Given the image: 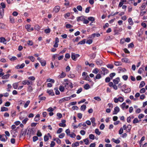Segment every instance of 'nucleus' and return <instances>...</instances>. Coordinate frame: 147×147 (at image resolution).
<instances>
[{"label": "nucleus", "instance_id": "f257e3e1", "mask_svg": "<svg viewBox=\"0 0 147 147\" xmlns=\"http://www.w3.org/2000/svg\"><path fill=\"white\" fill-rule=\"evenodd\" d=\"M1 6L2 7V8H3L2 10H1V18H2L4 16V8H5L6 5L5 3L3 2L1 3Z\"/></svg>", "mask_w": 147, "mask_h": 147}, {"label": "nucleus", "instance_id": "f03ea898", "mask_svg": "<svg viewBox=\"0 0 147 147\" xmlns=\"http://www.w3.org/2000/svg\"><path fill=\"white\" fill-rule=\"evenodd\" d=\"M34 133V129L33 128H31L28 129L27 134L30 137L32 135H33Z\"/></svg>", "mask_w": 147, "mask_h": 147}, {"label": "nucleus", "instance_id": "7ed1b4c3", "mask_svg": "<svg viewBox=\"0 0 147 147\" xmlns=\"http://www.w3.org/2000/svg\"><path fill=\"white\" fill-rule=\"evenodd\" d=\"M10 38L6 39L4 37H1V43H2L4 45H6L7 42L10 40Z\"/></svg>", "mask_w": 147, "mask_h": 147}, {"label": "nucleus", "instance_id": "20e7f679", "mask_svg": "<svg viewBox=\"0 0 147 147\" xmlns=\"http://www.w3.org/2000/svg\"><path fill=\"white\" fill-rule=\"evenodd\" d=\"M80 56V55L79 54H76L74 53H71V58L74 61H76V58L79 57Z\"/></svg>", "mask_w": 147, "mask_h": 147}, {"label": "nucleus", "instance_id": "39448f33", "mask_svg": "<svg viewBox=\"0 0 147 147\" xmlns=\"http://www.w3.org/2000/svg\"><path fill=\"white\" fill-rule=\"evenodd\" d=\"M101 69L102 70L101 71L102 74H103L104 76L109 73V70L106 68L102 67L101 68Z\"/></svg>", "mask_w": 147, "mask_h": 147}, {"label": "nucleus", "instance_id": "423d86ee", "mask_svg": "<svg viewBox=\"0 0 147 147\" xmlns=\"http://www.w3.org/2000/svg\"><path fill=\"white\" fill-rule=\"evenodd\" d=\"M31 25L27 24L25 25V28L27 30L28 32H30L34 30V29L33 27H31Z\"/></svg>", "mask_w": 147, "mask_h": 147}, {"label": "nucleus", "instance_id": "0eeeda50", "mask_svg": "<svg viewBox=\"0 0 147 147\" xmlns=\"http://www.w3.org/2000/svg\"><path fill=\"white\" fill-rule=\"evenodd\" d=\"M7 139L6 135L5 134L1 135V141L3 142H6Z\"/></svg>", "mask_w": 147, "mask_h": 147}, {"label": "nucleus", "instance_id": "6e6552de", "mask_svg": "<svg viewBox=\"0 0 147 147\" xmlns=\"http://www.w3.org/2000/svg\"><path fill=\"white\" fill-rule=\"evenodd\" d=\"M117 71L119 73L121 72H124L127 71L126 69L124 68H123L121 67H119L117 68Z\"/></svg>", "mask_w": 147, "mask_h": 147}, {"label": "nucleus", "instance_id": "1a4fd4ad", "mask_svg": "<svg viewBox=\"0 0 147 147\" xmlns=\"http://www.w3.org/2000/svg\"><path fill=\"white\" fill-rule=\"evenodd\" d=\"M120 109L118 106L115 107L114 109L113 112V115H116L119 111Z\"/></svg>", "mask_w": 147, "mask_h": 147}, {"label": "nucleus", "instance_id": "9d476101", "mask_svg": "<svg viewBox=\"0 0 147 147\" xmlns=\"http://www.w3.org/2000/svg\"><path fill=\"white\" fill-rule=\"evenodd\" d=\"M86 18V17H85L84 16H81L78 17L77 18V20L78 22H79L80 21H83L84 20V18Z\"/></svg>", "mask_w": 147, "mask_h": 147}, {"label": "nucleus", "instance_id": "9b49d317", "mask_svg": "<svg viewBox=\"0 0 147 147\" xmlns=\"http://www.w3.org/2000/svg\"><path fill=\"white\" fill-rule=\"evenodd\" d=\"M95 62L98 65H101L103 63V61L102 60L100 59H97L96 61Z\"/></svg>", "mask_w": 147, "mask_h": 147}, {"label": "nucleus", "instance_id": "f8f14e48", "mask_svg": "<svg viewBox=\"0 0 147 147\" xmlns=\"http://www.w3.org/2000/svg\"><path fill=\"white\" fill-rule=\"evenodd\" d=\"M60 9V7L59 6H56L54 7L53 11L55 13H57L59 11Z\"/></svg>", "mask_w": 147, "mask_h": 147}, {"label": "nucleus", "instance_id": "ddd939ff", "mask_svg": "<svg viewBox=\"0 0 147 147\" xmlns=\"http://www.w3.org/2000/svg\"><path fill=\"white\" fill-rule=\"evenodd\" d=\"M120 79L119 77H117L113 80V82L115 84H118Z\"/></svg>", "mask_w": 147, "mask_h": 147}, {"label": "nucleus", "instance_id": "4468645a", "mask_svg": "<svg viewBox=\"0 0 147 147\" xmlns=\"http://www.w3.org/2000/svg\"><path fill=\"white\" fill-rule=\"evenodd\" d=\"M40 116L39 114H37L36 115L34 118V121L36 122H38V121L40 119Z\"/></svg>", "mask_w": 147, "mask_h": 147}, {"label": "nucleus", "instance_id": "2eb2a0df", "mask_svg": "<svg viewBox=\"0 0 147 147\" xmlns=\"http://www.w3.org/2000/svg\"><path fill=\"white\" fill-rule=\"evenodd\" d=\"M131 128V126L130 125H128L127 126L126 132L129 133L130 132Z\"/></svg>", "mask_w": 147, "mask_h": 147}, {"label": "nucleus", "instance_id": "dca6fc26", "mask_svg": "<svg viewBox=\"0 0 147 147\" xmlns=\"http://www.w3.org/2000/svg\"><path fill=\"white\" fill-rule=\"evenodd\" d=\"M65 76V73L63 72H62L61 74L58 76V77L59 78H64Z\"/></svg>", "mask_w": 147, "mask_h": 147}, {"label": "nucleus", "instance_id": "f3484780", "mask_svg": "<svg viewBox=\"0 0 147 147\" xmlns=\"http://www.w3.org/2000/svg\"><path fill=\"white\" fill-rule=\"evenodd\" d=\"M146 3H142L141 6L140 7V9L142 11L146 7Z\"/></svg>", "mask_w": 147, "mask_h": 147}, {"label": "nucleus", "instance_id": "a211bd4d", "mask_svg": "<svg viewBox=\"0 0 147 147\" xmlns=\"http://www.w3.org/2000/svg\"><path fill=\"white\" fill-rule=\"evenodd\" d=\"M10 76V75L9 74L4 75L1 78L2 79H7L9 78Z\"/></svg>", "mask_w": 147, "mask_h": 147}, {"label": "nucleus", "instance_id": "6ab92c4d", "mask_svg": "<svg viewBox=\"0 0 147 147\" xmlns=\"http://www.w3.org/2000/svg\"><path fill=\"white\" fill-rule=\"evenodd\" d=\"M47 92L51 96H53L55 95L54 93L53 92V90H47Z\"/></svg>", "mask_w": 147, "mask_h": 147}, {"label": "nucleus", "instance_id": "aec40b11", "mask_svg": "<svg viewBox=\"0 0 147 147\" xmlns=\"http://www.w3.org/2000/svg\"><path fill=\"white\" fill-rule=\"evenodd\" d=\"M8 111V109L5 107H2L1 108V111Z\"/></svg>", "mask_w": 147, "mask_h": 147}, {"label": "nucleus", "instance_id": "412c9836", "mask_svg": "<svg viewBox=\"0 0 147 147\" xmlns=\"http://www.w3.org/2000/svg\"><path fill=\"white\" fill-rule=\"evenodd\" d=\"M40 62L41 64V65L43 66H45L46 64V61L44 60H42Z\"/></svg>", "mask_w": 147, "mask_h": 147}, {"label": "nucleus", "instance_id": "4be33fe9", "mask_svg": "<svg viewBox=\"0 0 147 147\" xmlns=\"http://www.w3.org/2000/svg\"><path fill=\"white\" fill-rule=\"evenodd\" d=\"M76 69L78 71H80L82 70L81 66L79 65H78L76 66Z\"/></svg>", "mask_w": 147, "mask_h": 147}, {"label": "nucleus", "instance_id": "5701e85b", "mask_svg": "<svg viewBox=\"0 0 147 147\" xmlns=\"http://www.w3.org/2000/svg\"><path fill=\"white\" fill-rule=\"evenodd\" d=\"M128 22L129 24L130 25H132L134 24V22L132 21V19L131 18H129L128 19Z\"/></svg>", "mask_w": 147, "mask_h": 147}, {"label": "nucleus", "instance_id": "b1692460", "mask_svg": "<svg viewBox=\"0 0 147 147\" xmlns=\"http://www.w3.org/2000/svg\"><path fill=\"white\" fill-rule=\"evenodd\" d=\"M99 71V70L97 68H95L92 71V73L95 74H97Z\"/></svg>", "mask_w": 147, "mask_h": 147}, {"label": "nucleus", "instance_id": "393cba45", "mask_svg": "<svg viewBox=\"0 0 147 147\" xmlns=\"http://www.w3.org/2000/svg\"><path fill=\"white\" fill-rule=\"evenodd\" d=\"M90 119L92 123V124L93 126H94L96 125V123H95V119L94 117H92Z\"/></svg>", "mask_w": 147, "mask_h": 147}, {"label": "nucleus", "instance_id": "a878e982", "mask_svg": "<svg viewBox=\"0 0 147 147\" xmlns=\"http://www.w3.org/2000/svg\"><path fill=\"white\" fill-rule=\"evenodd\" d=\"M79 143L78 142H77L75 143H73L72 144V147H77L79 146Z\"/></svg>", "mask_w": 147, "mask_h": 147}, {"label": "nucleus", "instance_id": "bb28decb", "mask_svg": "<svg viewBox=\"0 0 147 147\" xmlns=\"http://www.w3.org/2000/svg\"><path fill=\"white\" fill-rule=\"evenodd\" d=\"M112 140L113 142L117 144H119L120 142V140L118 139L115 140L114 138H113Z\"/></svg>", "mask_w": 147, "mask_h": 147}, {"label": "nucleus", "instance_id": "cd10ccee", "mask_svg": "<svg viewBox=\"0 0 147 147\" xmlns=\"http://www.w3.org/2000/svg\"><path fill=\"white\" fill-rule=\"evenodd\" d=\"M96 55V54L95 53L90 54V56L91 59H94Z\"/></svg>", "mask_w": 147, "mask_h": 147}, {"label": "nucleus", "instance_id": "c85d7f7f", "mask_svg": "<svg viewBox=\"0 0 147 147\" xmlns=\"http://www.w3.org/2000/svg\"><path fill=\"white\" fill-rule=\"evenodd\" d=\"M88 21H91L92 23H93V22L95 20L94 18L92 17H88Z\"/></svg>", "mask_w": 147, "mask_h": 147}, {"label": "nucleus", "instance_id": "c756f323", "mask_svg": "<svg viewBox=\"0 0 147 147\" xmlns=\"http://www.w3.org/2000/svg\"><path fill=\"white\" fill-rule=\"evenodd\" d=\"M86 42V39H84L83 40H82V41H80L79 42L78 44V45H83Z\"/></svg>", "mask_w": 147, "mask_h": 147}, {"label": "nucleus", "instance_id": "7c9ffc66", "mask_svg": "<svg viewBox=\"0 0 147 147\" xmlns=\"http://www.w3.org/2000/svg\"><path fill=\"white\" fill-rule=\"evenodd\" d=\"M27 90L28 92H31L33 91V88L31 86H30L27 88Z\"/></svg>", "mask_w": 147, "mask_h": 147}, {"label": "nucleus", "instance_id": "2f4dec72", "mask_svg": "<svg viewBox=\"0 0 147 147\" xmlns=\"http://www.w3.org/2000/svg\"><path fill=\"white\" fill-rule=\"evenodd\" d=\"M86 109V106L85 105H83L81 106L80 107V110L83 111H84Z\"/></svg>", "mask_w": 147, "mask_h": 147}, {"label": "nucleus", "instance_id": "473e14b6", "mask_svg": "<svg viewBox=\"0 0 147 147\" xmlns=\"http://www.w3.org/2000/svg\"><path fill=\"white\" fill-rule=\"evenodd\" d=\"M59 55V54H55L53 55L52 57V60L54 61L56 58H57Z\"/></svg>", "mask_w": 147, "mask_h": 147}, {"label": "nucleus", "instance_id": "72a5a7b5", "mask_svg": "<svg viewBox=\"0 0 147 147\" xmlns=\"http://www.w3.org/2000/svg\"><path fill=\"white\" fill-rule=\"evenodd\" d=\"M128 59L126 58H123L121 59V61L123 62L127 63H128Z\"/></svg>", "mask_w": 147, "mask_h": 147}, {"label": "nucleus", "instance_id": "f704fd0d", "mask_svg": "<svg viewBox=\"0 0 147 147\" xmlns=\"http://www.w3.org/2000/svg\"><path fill=\"white\" fill-rule=\"evenodd\" d=\"M145 84V83L144 81H142L139 85V88H140L144 87Z\"/></svg>", "mask_w": 147, "mask_h": 147}, {"label": "nucleus", "instance_id": "c9c22d12", "mask_svg": "<svg viewBox=\"0 0 147 147\" xmlns=\"http://www.w3.org/2000/svg\"><path fill=\"white\" fill-rule=\"evenodd\" d=\"M126 85L124 84L121 87V91L124 92V91H125L126 90Z\"/></svg>", "mask_w": 147, "mask_h": 147}, {"label": "nucleus", "instance_id": "e433bc0d", "mask_svg": "<svg viewBox=\"0 0 147 147\" xmlns=\"http://www.w3.org/2000/svg\"><path fill=\"white\" fill-rule=\"evenodd\" d=\"M27 58L30 59L32 62H34L35 59V58L32 56H29Z\"/></svg>", "mask_w": 147, "mask_h": 147}, {"label": "nucleus", "instance_id": "4c0bfd02", "mask_svg": "<svg viewBox=\"0 0 147 147\" xmlns=\"http://www.w3.org/2000/svg\"><path fill=\"white\" fill-rule=\"evenodd\" d=\"M101 77V75L100 74H98L96 75V76L95 78H94V80L96 79H100Z\"/></svg>", "mask_w": 147, "mask_h": 147}, {"label": "nucleus", "instance_id": "58836bf2", "mask_svg": "<svg viewBox=\"0 0 147 147\" xmlns=\"http://www.w3.org/2000/svg\"><path fill=\"white\" fill-rule=\"evenodd\" d=\"M89 138L92 140H94L95 139V136L94 134H90L89 136Z\"/></svg>", "mask_w": 147, "mask_h": 147}, {"label": "nucleus", "instance_id": "ea45409f", "mask_svg": "<svg viewBox=\"0 0 147 147\" xmlns=\"http://www.w3.org/2000/svg\"><path fill=\"white\" fill-rule=\"evenodd\" d=\"M46 82H51L53 83H54L55 82V81L54 79L49 78L47 80Z\"/></svg>", "mask_w": 147, "mask_h": 147}, {"label": "nucleus", "instance_id": "a19ab883", "mask_svg": "<svg viewBox=\"0 0 147 147\" xmlns=\"http://www.w3.org/2000/svg\"><path fill=\"white\" fill-rule=\"evenodd\" d=\"M39 99L41 100H45L46 99V98L45 96H41V95H40L38 96Z\"/></svg>", "mask_w": 147, "mask_h": 147}, {"label": "nucleus", "instance_id": "79ce46f5", "mask_svg": "<svg viewBox=\"0 0 147 147\" xmlns=\"http://www.w3.org/2000/svg\"><path fill=\"white\" fill-rule=\"evenodd\" d=\"M18 86V83H14L13 84V86L15 89L17 88Z\"/></svg>", "mask_w": 147, "mask_h": 147}, {"label": "nucleus", "instance_id": "37998d69", "mask_svg": "<svg viewBox=\"0 0 147 147\" xmlns=\"http://www.w3.org/2000/svg\"><path fill=\"white\" fill-rule=\"evenodd\" d=\"M84 88L85 90H88L90 88V85L88 84H86L84 85Z\"/></svg>", "mask_w": 147, "mask_h": 147}, {"label": "nucleus", "instance_id": "c03bdc74", "mask_svg": "<svg viewBox=\"0 0 147 147\" xmlns=\"http://www.w3.org/2000/svg\"><path fill=\"white\" fill-rule=\"evenodd\" d=\"M76 8L79 11H82V8L81 6L80 5L77 6Z\"/></svg>", "mask_w": 147, "mask_h": 147}, {"label": "nucleus", "instance_id": "a18cd8bd", "mask_svg": "<svg viewBox=\"0 0 147 147\" xmlns=\"http://www.w3.org/2000/svg\"><path fill=\"white\" fill-rule=\"evenodd\" d=\"M139 121H138V119L137 118H135L134 119L133 121V123L134 124L138 123L139 122Z\"/></svg>", "mask_w": 147, "mask_h": 147}, {"label": "nucleus", "instance_id": "49530a36", "mask_svg": "<svg viewBox=\"0 0 147 147\" xmlns=\"http://www.w3.org/2000/svg\"><path fill=\"white\" fill-rule=\"evenodd\" d=\"M131 91V89L130 88H128L126 89L125 91H124V93H129Z\"/></svg>", "mask_w": 147, "mask_h": 147}, {"label": "nucleus", "instance_id": "de8ad7c7", "mask_svg": "<svg viewBox=\"0 0 147 147\" xmlns=\"http://www.w3.org/2000/svg\"><path fill=\"white\" fill-rule=\"evenodd\" d=\"M64 87L62 86H60L59 89L61 92H63L64 90Z\"/></svg>", "mask_w": 147, "mask_h": 147}, {"label": "nucleus", "instance_id": "09e8293b", "mask_svg": "<svg viewBox=\"0 0 147 147\" xmlns=\"http://www.w3.org/2000/svg\"><path fill=\"white\" fill-rule=\"evenodd\" d=\"M95 133L98 135H100L101 132L99 131V129H96L95 130Z\"/></svg>", "mask_w": 147, "mask_h": 147}, {"label": "nucleus", "instance_id": "8fccbe9b", "mask_svg": "<svg viewBox=\"0 0 147 147\" xmlns=\"http://www.w3.org/2000/svg\"><path fill=\"white\" fill-rule=\"evenodd\" d=\"M30 100H28L27 101L24 105V107L25 108H26L28 106L30 103Z\"/></svg>", "mask_w": 147, "mask_h": 147}, {"label": "nucleus", "instance_id": "3c124183", "mask_svg": "<svg viewBox=\"0 0 147 147\" xmlns=\"http://www.w3.org/2000/svg\"><path fill=\"white\" fill-rule=\"evenodd\" d=\"M114 64L116 66H119L122 65L121 62L119 61H115Z\"/></svg>", "mask_w": 147, "mask_h": 147}, {"label": "nucleus", "instance_id": "603ef678", "mask_svg": "<svg viewBox=\"0 0 147 147\" xmlns=\"http://www.w3.org/2000/svg\"><path fill=\"white\" fill-rule=\"evenodd\" d=\"M115 73H112L110 74L109 75L110 78L111 79H112L113 78L115 75Z\"/></svg>", "mask_w": 147, "mask_h": 147}, {"label": "nucleus", "instance_id": "864d4df0", "mask_svg": "<svg viewBox=\"0 0 147 147\" xmlns=\"http://www.w3.org/2000/svg\"><path fill=\"white\" fill-rule=\"evenodd\" d=\"M125 106L126 103L125 102H124L121 104V105L120 106L122 109L123 110H124L125 108Z\"/></svg>", "mask_w": 147, "mask_h": 147}, {"label": "nucleus", "instance_id": "5fc2aeb1", "mask_svg": "<svg viewBox=\"0 0 147 147\" xmlns=\"http://www.w3.org/2000/svg\"><path fill=\"white\" fill-rule=\"evenodd\" d=\"M34 29L37 31H38L40 30V26L38 25H36L35 26Z\"/></svg>", "mask_w": 147, "mask_h": 147}, {"label": "nucleus", "instance_id": "6e6d98bb", "mask_svg": "<svg viewBox=\"0 0 147 147\" xmlns=\"http://www.w3.org/2000/svg\"><path fill=\"white\" fill-rule=\"evenodd\" d=\"M118 100L120 102H122L123 100H124V98L123 97H121V96H119L118 98Z\"/></svg>", "mask_w": 147, "mask_h": 147}, {"label": "nucleus", "instance_id": "4d7b16f0", "mask_svg": "<svg viewBox=\"0 0 147 147\" xmlns=\"http://www.w3.org/2000/svg\"><path fill=\"white\" fill-rule=\"evenodd\" d=\"M122 78L124 80L126 81L128 78V76L127 75H124L122 76Z\"/></svg>", "mask_w": 147, "mask_h": 147}, {"label": "nucleus", "instance_id": "13d9d810", "mask_svg": "<svg viewBox=\"0 0 147 147\" xmlns=\"http://www.w3.org/2000/svg\"><path fill=\"white\" fill-rule=\"evenodd\" d=\"M94 99L98 101H101V99L100 97L99 96H95L94 98Z\"/></svg>", "mask_w": 147, "mask_h": 147}, {"label": "nucleus", "instance_id": "bf43d9fd", "mask_svg": "<svg viewBox=\"0 0 147 147\" xmlns=\"http://www.w3.org/2000/svg\"><path fill=\"white\" fill-rule=\"evenodd\" d=\"M59 125L60 127H65L66 126V125L65 123H59Z\"/></svg>", "mask_w": 147, "mask_h": 147}, {"label": "nucleus", "instance_id": "052dcab7", "mask_svg": "<svg viewBox=\"0 0 147 147\" xmlns=\"http://www.w3.org/2000/svg\"><path fill=\"white\" fill-rule=\"evenodd\" d=\"M27 44L30 46H32L33 45V43L32 40H29L27 42Z\"/></svg>", "mask_w": 147, "mask_h": 147}, {"label": "nucleus", "instance_id": "680f3d73", "mask_svg": "<svg viewBox=\"0 0 147 147\" xmlns=\"http://www.w3.org/2000/svg\"><path fill=\"white\" fill-rule=\"evenodd\" d=\"M28 119L27 118H25L23 120L22 122L23 124H25L26 123L27 121H28Z\"/></svg>", "mask_w": 147, "mask_h": 147}, {"label": "nucleus", "instance_id": "e2e57ef3", "mask_svg": "<svg viewBox=\"0 0 147 147\" xmlns=\"http://www.w3.org/2000/svg\"><path fill=\"white\" fill-rule=\"evenodd\" d=\"M107 67L108 68H110L111 69H112L113 68V65L112 64H109L107 65Z\"/></svg>", "mask_w": 147, "mask_h": 147}, {"label": "nucleus", "instance_id": "0e129e2a", "mask_svg": "<svg viewBox=\"0 0 147 147\" xmlns=\"http://www.w3.org/2000/svg\"><path fill=\"white\" fill-rule=\"evenodd\" d=\"M111 80V78L110 77H107L105 79V82L107 83H108L110 82Z\"/></svg>", "mask_w": 147, "mask_h": 147}, {"label": "nucleus", "instance_id": "69168bd1", "mask_svg": "<svg viewBox=\"0 0 147 147\" xmlns=\"http://www.w3.org/2000/svg\"><path fill=\"white\" fill-rule=\"evenodd\" d=\"M134 45L132 42L130 43L128 45V47L129 48H132L134 47Z\"/></svg>", "mask_w": 147, "mask_h": 147}, {"label": "nucleus", "instance_id": "338daca9", "mask_svg": "<svg viewBox=\"0 0 147 147\" xmlns=\"http://www.w3.org/2000/svg\"><path fill=\"white\" fill-rule=\"evenodd\" d=\"M65 132L68 136H69L70 134V131L69 129H68L65 130Z\"/></svg>", "mask_w": 147, "mask_h": 147}, {"label": "nucleus", "instance_id": "774afa93", "mask_svg": "<svg viewBox=\"0 0 147 147\" xmlns=\"http://www.w3.org/2000/svg\"><path fill=\"white\" fill-rule=\"evenodd\" d=\"M63 130V129L61 128H59L58 130H57V134H59L60 133L62 132Z\"/></svg>", "mask_w": 147, "mask_h": 147}]
</instances>
